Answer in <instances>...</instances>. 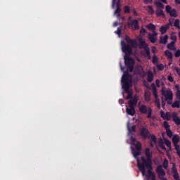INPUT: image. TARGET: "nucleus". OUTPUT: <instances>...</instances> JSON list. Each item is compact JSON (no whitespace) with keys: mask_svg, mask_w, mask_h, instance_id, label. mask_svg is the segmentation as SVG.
Segmentation results:
<instances>
[{"mask_svg":"<svg viewBox=\"0 0 180 180\" xmlns=\"http://www.w3.org/2000/svg\"><path fill=\"white\" fill-rule=\"evenodd\" d=\"M139 111L143 114V115H147V118L148 119H151V115H153V110L150 108H148L146 106V105H142L139 106Z\"/></svg>","mask_w":180,"mask_h":180,"instance_id":"39448f33","label":"nucleus"},{"mask_svg":"<svg viewBox=\"0 0 180 180\" xmlns=\"http://www.w3.org/2000/svg\"><path fill=\"white\" fill-rule=\"evenodd\" d=\"M122 86L124 91L127 94V99H131L133 98V94L130 93L129 89H130V87L131 86V76L130 74H129V72L125 71L122 75Z\"/></svg>","mask_w":180,"mask_h":180,"instance_id":"7ed1b4c3","label":"nucleus"},{"mask_svg":"<svg viewBox=\"0 0 180 180\" xmlns=\"http://www.w3.org/2000/svg\"><path fill=\"white\" fill-rule=\"evenodd\" d=\"M141 154V150H133V155L135 158H139V155H140Z\"/></svg>","mask_w":180,"mask_h":180,"instance_id":"c756f323","label":"nucleus"},{"mask_svg":"<svg viewBox=\"0 0 180 180\" xmlns=\"http://www.w3.org/2000/svg\"><path fill=\"white\" fill-rule=\"evenodd\" d=\"M170 39L171 40H172V41H174V44L176 42V39H177L176 35H172L170 37Z\"/></svg>","mask_w":180,"mask_h":180,"instance_id":"8fccbe9b","label":"nucleus"},{"mask_svg":"<svg viewBox=\"0 0 180 180\" xmlns=\"http://www.w3.org/2000/svg\"><path fill=\"white\" fill-rule=\"evenodd\" d=\"M167 101H164V98L162 97V108L165 109V105H167Z\"/></svg>","mask_w":180,"mask_h":180,"instance_id":"09e8293b","label":"nucleus"},{"mask_svg":"<svg viewBox=\"0 0 180 180\" xmlns=\"http://www.w3.org/2000/svg\"><path fill=\"white\" fill-rule=\"evenodd\" d=\"M146 168L148 169L147 180H156L155 173L153 172V165L144 166V175H146Z\"/></svg>","mask_w":180,"mask_h":180,"instance_id":"20e7f679","label":"nucleus"},{"mask_svg":"<svg viewBox=\"0 0 180 180\" xmlns=\"http://www.w3.org/2000/svg\"><path fill=\"white\" fill-rule=\"evenodd\" d=\"M135 148L136 150H139L141 151V143L140 142H138L136 145H135Z\"/></svg>","mask_w":180,"mask_h":180,"instance_id":"79ce46f5","label":"nucleus"},{"mask_svg":"<svg viewBox=\"0 0 180 180\" xmlns=\"http://www.w3.org/2000/svg\"><path fill=\"white\" fill-rule=\"evenodd\" d=\"M174 70H175V71H176L177 75H179V77H180V68H178V67H175V68H174Z\"/></svg>","mask_w":180,"mask_h":180,"instance_id":"603ef678","label":"nucleus"},{"mask_svg":"<svg viewBox=\"0 0 180 180\" xmlns=\"http://www.w3.org/2000/svg\"><path fill=\"white\" fill-rule=\"evenodd\" d=\"M152 91L155 99H158V94H157V87H155L154 84H153V86H152Z\"/></svg>","mask_w":180,"mask_h":180,"instance_id":"bb28decb","label":"nucleus"},{"mask_svg":"<svg viewBox=\"0 0 180 180\" xmlns=\"http://www.w3.org/2000/svg\"><path fill=\"white\" fill-rule=\"evenodd\" d=\"M114 14L117 15V19L120 20V18H121V16H120V13H114Z\"/></svg>","mask_w":180,"mask_h":180,"instance_id":"69168bd1","label":"nucleus"},{"mask_svg":"<svg viewBox=\"0 0 180 180\" xmlns=\"http://www.w3.org/2000/svg\"><path fill=\"white\" fill-rule=\"evenodd\" d=\"M158 33L157 32H153L152 34H148V39L150 40V43H155L157 41V35Z\"/></svg>","mask_w":180,"mask_h":180,"instance_id":"9b49d317","label":"nucleus"},{"mask_svg":"<svg viewBox=\"0 0 180 180\" xmlns=\"http://www.w3.org/2000/svg\"><path fill=\"white\" fill-rule=\"evenodd\" d=\"M172 141L173 145L178 144V143H179V136L174 135Z\"/></svg>","mask_w":180,"mask_h":180,"instance_id":"5701e85b","label":"nucleus"},{"mask_svg":"<svg viewBox=\"0 0 180 180\" xmlns=\"http://www.w3.org/2000/svg\"><path fill=\"white\" fill-rule=\"evenodd\" d=\"M168 25H162L160 28V32L161 33V34H165V33H167V30H168Z\"/></svg>","mask_w":180,"mask_h":180,"instance_id":"aec40b11","label":"nucleus"},{"mask_svg":"<svg viewBox=\"0 0 180 180\" xmlns=\"http://www.w3.org/2000/svg\"><path fill=\"white\" fill-rule=\"evenodd\" d=\"M124 13H130V7L128 6H125L124 8Z\"/></svg>","mask_w":180,"mask_h":180,"instance_id":"37998d69","label":"nucleus"},{"mask_svg":"<svg viewBox=\"0 0 180 180\" xmlns=\"http://www.w3.org/2000/svg\"><path fill=\"white\" fill-rule=\"evenodd\" d=\"M147 29H148L149 30H152L153 33H154V32H155V25H154V24L153 23H149L148 25H146Z\"/></svg>","mask_w":180,"mask_h":180,"instance_id":"b1692460","label":"nucleus"},{"mask_svg":"<svg viewBox=\"0 0 180 180\" xmlns=\"http://www.w3.org/2000/svg\"><path fill=\"white\" fill-rule=\"evenodd\" d=\"M179 107H180V101H175L172 104V108H177V109H179Z\"/></svg>","mask_w":180,"mask_h":180,"instance_id":"2f4dec72","label":"nucleus"},{"mask_svg":"<svg viewBox=\"0 0 180 180\" xmlns=\"http://www.w3.org/2000/svg\"><path fill=\"white\" fill-rule=\"evenodd\" d=\"M156 173L158 174L159 179L168 180L167 178H164V176H165V171L162 169V165H160L156 167Z\"/></svg>","mask_w":180,"mask_h":180,"instance_id":"423d86ee","label":"nucleus"},{"mask_svg":"<svg viewBox=\"0 0 180 180\" xmlns=\"http://www.w3.org/2000/svg\"><path fill=\"white\" fill-rule=\"evenodd\" d=\"M137 101L136 98L129 100L128 103L129 108H134L137 105Z\"/></svg>","mask_w":180,"mask_h":180,"instance_id":"a211bd4d","label":"nucleus"},{"mask_svg":"<svg viewBox=\"0 0 180 180\" xmlns=\"http://www.w3.org/2000/svg\"><path fill=\"white\" fill-rule=\"evenodd\" d=\"M172 117L173 119V122L176 124L177 126H179L180 124V118L178 117V113L173 112L172 114Z\"/></svg>","mask_w":180,"mask_h":180,"instance_id":"ddd939ff","label":"nucleus"},{"mask_svg":"<svg viewBox=\"0 0 180 180\" xmlns=\"http://www.w3.org/2000/svg\"><path fill=\"white\" fill-rule=\"evenodd\" d=\"M155 5H156V6L158 8H160L161 9H164V4L160 1H156L155 2Z\"/></svg>","mask_w":180,"mask_h":180,"instance_id":"72a5a7b5","label":"nucleus"},{"mask_svg":"<svg viewBox=\"0 0 180 180\" xmlns=\"http://www.w3.org/2000/svg\"><path fill=\"white\" fill-rule=\"evenodd\" d=\"M147 12L149 15H154L155 13V11H154V8H153V6H148Z\"/></svg>","mask_w":180,"mask_h":180,"instance_id":"a878e982","label":"nucleus"},{"mask_svg":"<svg viewBox=\"0 0 180 180\" xmlns=\"http://www.w3.org/2000/svg\"><path fill=\"white\" fill-rule=\"evenodd\" d=\"M167 47L168 50H171L172 51H176V47L175 46V41H171L167 44Z\"/></svg>","mask_w":180,"mask_h":180,"instance_id":"2eb2a0df","label":"nucleus"},{"mask_svg":"<svg viewBox=\"0 0 180 180\" xmlns=\"http://www.w3.org/2000/svg\"><path fill=\"white\" fill-rule=\"evenodd\" d=\"M176 96L180 101V91L176 92Z\"/></svg>","mask_w":180,"mask_h":180,"instance_id":"680f3d73","label":"nucleus"},{"mask_svg":"<svg viewBox=\"0 0 180 180\" xmlns=\"http://www.w3.org/2000/svg\"><path fill=\"white\" fill-rule=\"evenodd\" d=\"M162 167L165 168V169H167L168 168V160L165 159L162 163Z\"/></svg>","mask_w":180,"mask_h":180,"instance_id":"e433bc0d","label":"nucleus"},{"mask_svg":"<svg viewBox=\"0 0 180 180\" xmlns=\"http://www.w3.org/2000/svg\"><path fill=\"white\" fill-rule=\"evenodd\" d=\"M115 33H116L117 34H121L122 30L120 28H117V30L115 31Z\"/></svg>","mask_w":180,"mask_h":180,"instance_id":"052dcab7","label":"nucleus"},{"mask_svg":"<svg viewBox=\"0 0 180 180\" xmlns=\"http://www.w3.org/2000/svg\"><path fill=\"white\" fill-rule=\"evenodd\" d=\"M165 120H171V114L169 113V112H167L165 113Z\"/></svg>","mask_w":180,"mask_h":180,"instance_id":"ea45409f","label":"nucleus"},{"mask_svg":"<svg viewBox=\"0 0 180 180\" xmlns=\"http://www.w3.org/2000/svg\"><path fill=\"white\" fill-rule=\"evenodd\" d=\"M149 139H150V140L152 141H153V143H155V144H157V137L155 136V135H154V134H150L149 135Z\"/></svg>","mask_w":180,"mask_h":180,"instance_id":"473e14b6","label":"nucleus"},{"mask_svg":"<svg viewBox=\"0 0 180 180\" xmlns=\"http://www.w3.org/2000/svg\"><path fill=\"white\" fill-rule=\"evenodd\" d=\"M148 48V45L146 43V41L139 39V49H146Z\"/></svg>","mask_w":180,"mask_h":180,"instance_id":"f3484780","label":"nucleus"},{"mask_svg":"<svg viewBox=\"0 0 180 180\" xmlns=\"http://www.w3.org/2000/svg\"><path fill=\"white\" fill-rule=\"evenodd\" d=\"M165 56H166L169 60H172V52L169 51V50H166L165 51Z\"/></svg>","mask_w":180,"mask_h":180,"instance_id":"cd10ccee","label":"nucleus"},{"mask_svg":"<svg viewBox=\"0 0 180 180\" xmlns=\"http://www.w3.org/2000/svg\"><path fill=\"white\" fill-rule=\"evenodd\" d=\"M128 127V131L131 134H133V133H136V125H132L131 127L127 126Z\"/></svg>","mask_w":180,"mask_h":180,"instance_id":"393cba45","label":"nucleus"},{"mask_svg":"<svg viewBox=\"0 0 180 180\" xmlns=\"http://www.w3.org/2000/svg\"><path fill=\"white\" fill-rule=\"evenodd\" d=\"M175 57L178 58L180 57V50L178 49L177 51H176L175 53H174Z\"/></svg>","mask_w":180,"mask_h":180,"instance_id":"5fc2aeb1","label":"nucleus"},{"mask_svg":"<svg viewBox=\"0 0 180 180\" xmlns=\"http://www.w3.org/2000/svg\"><path fill=\"white\" fill-rule=\"evenodd\" d=\"M175 89H176V92L180 91V88H179V86L178 84L175 85Z\"/></svg>","mask_w":180,"mask_h":180,"instance_id":"338daca9","label":"nucleus"},{"mask_svg":"<svg viewBox=\"0 0 180 180\" xmlns=\"http://www.w3.org/2000/svg\"><path fill=\"white\" fill-rule=\"evenodd\" d=\"M143 3L148 5V4H153V0H143Z\"/></svg>","mask_w":180,"mask_h":180,"instance_id":"4d7b16f0","label":"nucleus"},{"mask_svg":"<svg viewBox=\"0 0 180 180\" xmlns=\"http://www.w3.org/2000/svg\"><path fill=\"white\" fill-rule=\"evenodd\" d=\"M145 155L146 156V159L144 156L141 157L142 162H139V160H137L138 168L141 172L142 175H144V166L153 165V155H151V153L150 152V148H147L146 149Z\"/></svg>","mask_w":180,"mask_h":180,"instance_id":"f03ea898","label":"nucleus"},{"mask_svg":"<svg viewBox=\"0 0 180 180\" xmlns=\"http://www.w3.org/2000/svg\"><path fill=\"white\" fill-rule=\"evenodd\" d=\"M162 95L165 97V101H172V99H174V94L171 90H164V89H162Z\"/></svg>","mask_w":180,"mask_h":180,"instance_id":"0eeeda50","label":"nucleus"},{"mask_svg":"<svg viewBox=\"0 0 180 180\" xmlns=\"http://www.w3.org/2000/svg\"><path fill=\"white\" fill-rule=\"evenodd\" d=\"M153 80H154V74L150 70L148 71V72H147L148 82H153Z\"/></svg>","mask_w":180,"mask_h":180,"instance_id":"dca6fc26","label":"nucleus"},{"mask_svg":"<svg viewBox=\"0 0 180 180\" xmlns=\"http://www.w3.org/2000/svg\"><path fill=\"white\" fill-rule=\"evenodd\" d=\"M152 63L153 64H157L158 63V58L155 55L153 56Z\"/></svg>","mask_w":180,"mask_h":180,"instance_id":"a19ab883","label":"nucleus"},{"mask_svg":"<svg viewBox=\"0 0 180 180\" xmlns=\"http://www.w3.org/2000/svg\"><path fill=\"white\" fill-rule=\"evenodd\" d=\"M157 68L158 70H159V71H162L164 70V65L163 64L158 65Z\"/></svg>","mask_w":180,"mask_h":180,"instance_id":"a18cd8bd","label":"nucleus"},{"mask_svg":"<svg viewBox=\"0 0 180 180\" xmlns=\"http://www.w3.org/2000/svg\"><path fill=\"white\" fill-rule=\"evenodd\" d=\"M155 106L158 108V109H161V103H160V100L155 99Z\"/></svg>","mask_w":180,"mask_h":180,"instance_id":"58836bf2","label":"nucleus"},{"mask_svg":"<svg viewBox=\"0 0 180 180\" xmlns=\"http://www.w3.org/2000/svg\"><path fill=\"white\" fill-rule=\"evenodd\" d=\"M115 5L117 6L115 13H120V12H122V8H120V0H112V8H115Z\"/></svg>","mask_w":180,"mask_h":180,"instance_id":"9d476101","label":"nucleus"},{"mask_svg":"<svg viewBox=\"0 0 180 180\" xmlns=\"http://www.w3.org/2000/svg\"><path fill=\"white\" fill-rule=\"evenodd\" d=\"M166 26H168V29H169V26H173L172 22H171V20H169V23L166 24Z\"/></svg>","mask_w":180,"mask_h":180,"instance_id":"e2e57ef3","label":"nucleus"},{"mask_svg":"<svg viewBox=\"0 0 180 180\" xmlns=\"http://www.w3.org/2000/svg\"><path fill=\"white\" fill-rule=\"evenodd\" d=\"M145 57H148V60L151 59V56H150V49H145V54H143Z\"/></svg>","mask_w":180,"mask_h":180,"instance_id":"7c9ffc66","label":"nucleus"},{"mask_svg":"<svg viewBox=\"0 0 180 180\" xmlns=\"http://www.w3.org/2000/svg\"><path fill=\"white\" fill-rule=\"evenodd\" d=\"M169 14L170 15V16L172 18H177L178 17V14H176V10H175V8L172 9V11L169 13Z\"/></svg>","mask_w":180,"mask_h":180,"instance_id":"c85d7f7f","label":"nucleus"},{"mask_svg":"<svg viewBox=\"0 0 180 180\" xmlns=\"http://www.w3.org/2000/svg\"><path fill=\"white\" fill-rule=\"evenodd\" d=\"M127 26L129 29L132 28L134 27V30H139L140 29V26L139 25V20L134 19L131 22H128Z\"/></svg>","mask_w":180,"mask_h":180,"instance_id":"1a4fd4ad","label":"nucleus"},{"mask_svg":"<svg viewBox=\"0 0 180 180\" xmlns=\"http://www.w3.org/2000/svg\"><path fill=\"white\" fill-rule=\"evenodd\" d=\"M163 126H164L165 129H166V130L167 129H169V127H170V125L168 124V122H167V121H165L163 122Z\"/></svg>","mask_w":180,"mask_h":180,"instance_id":"49530a36","label":"nucleus"},{"mask_svg":"<svg viewBox=\"0 0 180 180\" xmlns=\"http://www.w3.org/2000/svg\"><path fill=\"white\" fill-rule=\"evenodd\" d=\"M167 79L169 82H174V77H172V75H169Z\"/></svg>","mask_w":180,"mask_h":180,"instance_id":"864d4df0","label":"nucleus"},{"mask_svg":"<svg viewBox=\"0 0 180 180\" xmlns=\"http://www.w3.org/2000/svg\"><path fill=\"white\" fill-rule=\"evenodd\" d=\"M166 134L169 137V139H171L173 136L172 131L169 129H166Z\"/></svg>","mask_w":180,"mask_h":180,"instance_id":"c9c22d12","label":"nucleus"},{"mask_svg":"<svg viewBox=\"0 0 180 180\" xmlns=\"http://www.w3.org/2000/svg\"><path fill=\"white\" fill-rule=\"evenodd\" d=\"M160 44H167L168 43V35L166 34L164 37H160Z\"/></svg>","mask_w":180,"mask_h":180,"instance_id":"6ab92c4d","label":"nucleus"},{"mask_svg":"<svg viewBox=\"0 0 180 180\" xmlns=\"http://www.w3.org/2000/svg\"><path fill=\"white\" fill-rule=\"evenodd\" d=\"M152 53H155L157 51V47L155 46H153L152 47V50H151Z\"/></svg>","mask_w":180,"mask_h":180,"instance_id":"0e129e2a","label":"nucleus"},{"mask_svg":"<svg viewBox=\"0 0 180 180\" xmlns=\"http://www.w3.org/2000/svg\"><path fill=\"white\" fill-rule=\"evenodd\" d=\"M176 154L179 157H180V149L179 150H176Z\"/></svg>","mask_w":180,"mask_h":180,"instance_id":"774afa93","label":"nucleus"},{"mask_svg":"<svg viewBox=\"0 0 180 180\" xmlns=\"http://www.w3.org/2000/svg\"><path fill=\"white\" fill-rule=\"evenodd\" d=\"M174 150H176V151L180 150V146H179V145H178V143L174 145Z\"/></svg>","mask_w":180,"mask_h":180,"instance_id":"13d9d810","label":"nucleus"},{"mask_svg":"<svg viewBox=\"0 0 180 180\" xmlns=\"http://www.w3.org/2000/svg\"><path fill=\"white\" fill-rule=\"evenodd\" d=\"M165 144L171 150V141L169 140H165Z\"/></svg>","mask_w":180,"mask_h":180,"instance_id":"c03bdc74","label":"nucleus"},{"mask_svg":"<svg viewBox=\"0 0 180 180\" xmlns=\"http://www.w3.org/2000/svg\"><path fill=\"white\" fill-rule=\"evenodd\" d=\"M155 84L158 88H160V84H161V82L160 81V79H156Z\"/></svg>","mask_w":180,"mask_h":180,"instance_id":"bf43d9fd","label":"nucleus"},{"mask_svg":"<svg viewBox=\"0 0 180 180\" xmlns=\"http://www.w3.org/2000/svg\"><path fill=\"white\" fill-rule=\"evenodd\" d=\"M126 112L127 115H129V116H134V115H136V110L134 109V107L127 108Z\"/></svg>","mask_w":180,"mask_h":180,"instance_id":"4468645a","label":"nucleus"},{"mask_svg":"<svg viewBox=\"0 0 180 180\" xmlns=\"http://www.w3.org/2000/svg\"><path fill=\"white\" fill-rule=\"evenodd\" d=\"M150 94L149 91H145L144 93V98H145V101L146 102H150L151 101V98H150Z\"/></svg>","mask_w":180,"mask_h":180,"instance_id":"4be33fe9","label":"nucleus"},{"mask_svg":"<svg viewBox=\"0 0 180 180\" xmlns=\"http://www.w3.org/2000/svg\"><path fill=\"white\" fill-rule=\"evenodd\" d=\"M159 147L162 148V150H167V148H165V145L163 141H159Z\"/></svg>","mask_w":180,"mask_h":180,"instance_id":"4c0bfd02","label":"nucleus"},{"mask_svg":"<svg viewBox=\"0 0 180 180\" xmlns=\"http://www.w3.org/2000/svg\"><path fill=\"white\" fill-rule=\"evenodd\" d=\"M160 116H161V117H162V119H164L165 120V112H164V111L163 110H161L160 111Z\"/></svg>","mask_w":180,"mask_h":180,"instance_id":"6e6d98bb","label":"nucleus"},{"mask_svg":"<svg viewBox=\"0 0 180 180\" xmlns=\"http://www.w3.org/2000/svg\"><path fill=\"white\" fill-rule=\"evenodd\" d=\"M155 15L158 18H160V16L165 18V14H164V11H162V9L158 8V10H156Z\"/></svg>","mask_w":180,"mask_h":180,"instance_id":"412c9836","label":"nucleus"},{"mask_svg":"<svg viewBox=\"0 0 180 180\" xmlns=\"http://www.w3.org/2000/svg\"><path fill=\"white\" fill-rule=\"evenodd\" d=\"M125 40L127 44H126L124 41H121L122 51L124 53V64L127 68V72H133L134 68V59L131 58L130 56L131 53H133V47L137 45V41L131 39L130 37L128 35L125 36Z\"/></svg>","mask_w":180,"mask_h":180,"instance_id":"f257e3e1","label":"nucleus"},{"mask_svg":"<svg viewBox=\"0 0 180 180\" xmlns=\"http://www.w3.org/2000/svg\"><path fill=\"white\" fill-rule=\"evenodd\" d=\"M146 33H147V31L146 30V29L141 28L140 30V34H142L143 36H144Z\"/></svg>","mask_w":180,"mask_h":180,"instance_id":"3c124183","label":"nucleus"},{"mask_svg":"<svg viewBox=\"0 0 180 180\" xmlns=\"http://www.w3.org/2000/svg\"><path fill=\"white\" fill-rule=\"evenodd\" d=\"M174 27H176L177 29H180L179 20V19H176L174 20Z\"/></svg>","mask_w":180,"mask_h":180,"instance_id":"f704fd0d","label":"nucleus"},{"mask_svg":"<svg viewBox=\"0 0 180 180\" xmlns=\"http://www.w3.org/2000/svg\"><path fill=\"white\" fill-rule=\"evenodd\" d=\"M172 172L173 174V178L174 180H179V174L178 173V170L176 169V167L175 166V163H173Z\"/></svg>","mask_w":180,"mask_h":180,"instance_id":"f8f14e48","label":"nucleus"},{"mask_svg":"<svg viewBox=\"0 0 180 180\" xmlns=\"http://www.w3.org/2000/svg\"><path fill=\"white\" fill-rule=\"evenodd\" d=\"M140 135L143 139H150V131L148 129L143 127L140 129Z\"/></svg>","mask_w":180,"mask_h":180,"instance_id":"6e6552de","label":"nucleus"},{"mask_svg":"<svg viewBox=\"0 0 180 180\" xmlns=\"http://www.w3.org/2000/svg\"><path fill=\"white\" fill-rule=\"evenodd\" d=\"M172 10V7L171 6H166V12L167 13H169Z\"/></svg>","mask_w":180,"mask_h":180,"instance_id":"de8ad7c7","label":"nucleus"}]
</instances>
